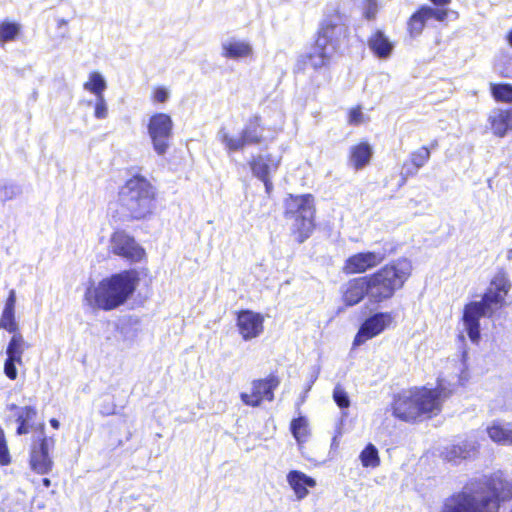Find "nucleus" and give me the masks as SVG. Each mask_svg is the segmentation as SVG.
Returning <instances> with one entry per match:
<instances>
[{"label":"nucleus","mask_w":512,"mask_h":512,"mask_svg":"<svg viewBox=\"0 0 512 512\" xmlns=\"http://www.w3.org/2000/svg\"><path fill=\"white\" fill-rule=\"evenodd\" d=\"M109 250L130 262H139L145 256L144 249L133 237L124 231H116L112 234L109 242Z\"/></svg>","instance_id":"9d476101"},{"label":"nucleus","mask_w":512,"mask_h":512,"mask_svg":"<svg viewBox=\"0 0 512 512\" xmlns=\"http://www.w3.org/2000/svg\"><path fill=\"white\" fill-rule=\"evenodd\" d=\"M21 31V25L16 22L5 20L0 23V45L14 41Z\"/></svg>","instance_id":"2f4dec72"},{"label":"nucleus","mask_w":512,"mask_h":512,"mask_svg":"<svg viewBox=\"0 0 512 512\" xmlns=\"http://www.w3.org/2000/svg\"><path fill=\"white\" fill-rule=\"evenodd\" d=\"M333 53L332 46H323L315 42L310 51L302 57V61L305 66L319 70L328 66Z\"/></svg>","instance_id":"6ab92c4d"},{"label":"nucleus","mask_w":512,"mask_h":512,"mask_svg":"<svg viewBox=\"0 0 512 512\" xmlns=\"http://www.w3.org/2000/svg\"><path fill=\"white\" fill-rule=\"evenodd\" d=\"M346 28L338 13L326 15L321 22L316 42L323 46H332L334 50L341 36L345 34Z\"/></svg>","instance_id":"2eb2a0df"},{"label":"nucleus","mask_w":512,"mask_h":512,"mask_svg":"<svg viewBox=\"0 0 512 512\" xmlns=\"http://www.w3.org/2000/svg\"><path fill=\"white\" fill-rule=\"evenodd\" d=\"M362 112L359 108L352 109L349 112V123L351 124H359L362 120Z\"/></svg>","instance_id":"37998d69"},{"label":"nucleus","mask_w":512,"mask_h":512,"mask_svg":"<svg viewBox=\"0 0 512 512\" xmlns=\"http://www.w3.org/2000/svg\"><path fill=\"white\" fill-rule=\"evenodd\" d=\"M0 328L7 330L9 333H13V335L17 333L18 325L15 321V311L3 309L0 319Z\"/></svg>","instance_id":"f704fd0d"},{"label":"nucleus","mask_w":512,"mask_h":512,"mask_svg":"<svg viewBox=\"0 0 512 512\" xmlns=\"http://www.w3.org/2000/svg\"><path fill=\"white\" fill-rule=\"evenodd\" d=\"M108 116V106L105 100L104 95L96 97L94 104V117L96 119L102 120L106 119Z\"/></svg>","instance_id":"58836bf2"},{"label":"nucleus","mask_w":512,"mask_h":512,"mask_svg":"<svg viewBox=\"0 0 512 512\" xmlns=\"http://www.w3.org/2000/svg\"><path fill=\"white\" fill-rule=\"evenodd\" d=\"M476 450L477 446L475 442L464 440L446 448L444 456L447 461L457 463L463 459L473 456Z\"/></svg>","instance_id":"b1692460"},{"label":"nucleus","mask_w":512,"mask_h":512,"mask_svg":"<svg viewBox=\"0 0 512 512\" xmlns=\"http://www.w3.org/2000/svg\"><path fill=\"white\" fill-rule=\"evenodd\" d=\"M22 189L19 185L13 183H5L0 185V200L5 202L14 199L20 195Z\"/></svg>","instance_id":"c9c22d12"},{"label":"nucleus","mask_w":512,"mask_h":512,"mask_svg":"<svg viewBox=\"0 0 512 512\" xmlns=\"http://www.w3.org/2000/svg\"><path fill=\"white\" fill-rule=\"evenodd\" d=\"M487 433L495 443L501 445L512 444V426L510 424L503 425L495 422L487 428Z\"/></svg>","instance_id":"c85d7f7f"},{"label":"nucleus","mask_w":512,"mask_h":512,"mask_svg":"<svg viewBox=\"0 0 512 512\" xmlns=\"http://www.w3.org/2000/svg\"><path fill=\"white\" fill-rule=\"evenodd\" d=\"M387 255L388 252L384 248L356 253L345 261L343 270L347 274L364 273L381 264Z\"/></svg>","instance_id":"9b49d317"},{"label":"nucleus","mask_w":512,"mask_h":512,"mask_svg":"<svg viewBox=\"0 0 512 512\" xmlns=\"http://www.w3.org/2000/svg\"><path fill=\"white\" fill-rule=\"evenodd\" d=\"M315 379H316V377L312 380V382H311V383H313V382L315 381ZM311 385H312V384H310V385L308 386L307 391L311 389Z\"/></svg>","instance_id":"6e6d98bb"},{"label":"nucleus","mask_w":512,"mask_h":512,"mask_svg":"<svg viewBox=\"0 0 512 512\" xmlns=\"http://www.w3.org/2000/svg\"><path fill=\"white\" fill-rule=\"evenodd\" d=\"M451 393L442 381L435 389L415 388L398 395L393 403V415L403 421H414L421 416L431 417L440 412L441 402Z\"/></svg>","instance_id":"39448f33"},{"label":"nucleus","mask_w":512,"mask_h":512,"mask_svg":"<svg viewBox=\"0 0 512 512\" xmlns=\"http://www.w3.org/2000/svg\"><path fill=\"white\" fill-rule=\"evenodd\" d=\"M314 197L311 194L293 196L285 200V218L292 222L291 230L298 243L309 238L314 229Z\"/></svg>","instance_id":"0eeeda50"},{"label":"nucleus","mask_w":512,"mask_h":512,"mask_svg":"<svg viewBox=\"0 0 512 512\" xmlns=\"http://www.w3.org/2000/svg\"><path fill=\"white\" fill-rule=\"evenodd\" d=\"M20 408H21V407H18L16 404H10V405L8 406V409H9L10 411L15 410V411H16V413L18 412V409H20Z\"/></svg>","instance_id":"603ef678"},{"label":"nucleus","mask_w":512,"mask_h":512,"mask_svg":"<svg viewBox=\"0 0 512 512\" xmlns=\"http://www.w3.org/2000/svg\"><path fill=\"white\" fill-rule=\"evenodd\" d=\"M148 135L157 155L167 153L173 136V121L166 113H156L149 119Z\"/></svg>","instance_id":"1a4fd4ad"},{"label":"nucleus","mask_w":512,"mask_h":512,"mask_svg":"<svg viewBox=\"0 0 512 512\" xmlns=\"http://www.w3.org/2000/svg\"><path fill=\"white\" fill-rule=\"evenodd\" d=\"M221 47L222 56L229 59L245 58L252 53V47L248 42L234 38L223 41Z\"/></svg>","instance_id":"5701e85b"},{"label":"nucleus","mask_w":512,"mask_h":512,"mask_svg":"<svg viewBox=\"0 0 512 512\" xmlns=\"http://www.w3.org/2000/svg\"><path fill=\"white\" fill-rule=\"evenodd\" d=\"M155 196L152 184L145 177L136 175L120 188L118 201L132 218L142 219L152 212Z\"/></svg>","instance_id":"423d86ee"},{"label":"nucleus","mask_w":512,"mask_h":512,"mask_svg":"<svg viewBox=\"0 0 512 512\" xmlns=\"http://www.w3.org/2000/svg\"><path fill=\"white\" fill-rule=\"evenodd\" d=\"M15 304H16V293L14 290H11L9 292V296L6 300L4 309L15 311Z\"/></svg>","instance_id":"c03bdc74"},{"label":"nucleus","mask_w":512,"mask_h":512,"mask_svg":"<svg viewBox=\"0 0 512 512\" xmlns=\"http://www.w3.org/2000/svg\"><path fill=\"white\" fill-rule=\"evenodd\" d=\"M429 11V18H435L438 21H444L447 18L448 12L445 9H434L430 6H428Z\"/></svg>","instance_id":"79ce46f5"},{"label":"nucleus","mask_w":512,"mask_h":512,"mask_svg":"<svg viewBox=\"0 0 512 512\" xmlns=\"http://www.w3.org/2000/svg\"><path fill=\"white\" fill-rule=\"evenodd\" d=\"M507 40H508L509 44L512 46V30L507 35Z\"/></svg>","instance_id":"864d4df0"},{"label":"nucleus","mask_w":512,"mask_h":512,"mask_svg":"<svg viewBox=\"0 0 512 512\" xmlns=\"http://www.w3.org/2000/svg\"><path fill=\"white\" fill-rule=\"evenodd\" d=\"M333 400L340 408H348L350 406L349 396L340 385H336L333 390Z\"/></svg>","instance_id":"e433bc0d"},{"label":"nucleus","mask_w":512,"mask_h":512,"mask_svg":"<svg viewBox=\"0 0 512 512\" xmlns=\"http://www.w3.org/2000/svg\"><path fill=\"white\" fill-rule=\"evenodd\" d=\"M364 467H376L380 463L378 450L373 444H368L359 456Z\"/></svg>","instance_id":"72a5a7b5"},{"label":"nucleus","mask_w":512,"mask_h":512,"mask_svg":"<svg viewBox=\"0 0 512 512\" xmlns=\"http://www.w3.org/2000/svg\"><path fill=\"white\" fill-rule=\"evenodd\" d=\"M507 258L510 260L512 259V249H510L507 253Z\"/></svg>","instance_id":"5fc2aeb1"},{"label":"nucleus","mask_w":512,"mask_h":512,"mask_svg":"<svg viewBox=\"0 0 512 512\" xmlns=\"http://www.w3.org/2000/svg\"><path fill=\"white\" fill-rule=\"evenodd\" d=\"M279 384L280 381L275 375H270L265 379L254 380L252 382L251 394L242 392L240 398L245 405L257 407L264 399L268 401L274 399V390Z\"/></svg>","instance_id":"f8f14e48"},{"label":"nucleus","mask_w":512,"mask_h":512,"mask_svg":"<svg viewBox=\"0 0 512 512\" xmlns=\"http://www.w3.org/2000/svg\"><path fill=\"white\" fill-rule=\"evenodd\" d=\"M169 98V91L165 87H158L154 90L153 100L159 103H164Z\"/></svg>","instance_id":"a19ab883"},{"label":"nucleus","mask_w":512,"mask_h":512,"mask_svg":"<svg viewBox=\"0 0 512 512\" xmlns=\"http://www.w3.org/2000/svg\"><path fill=\"white\" fill-rule=\"evenodd\" d=\"M290 430L299 444L306 442L309 435L307 419L304 416L293 419L290 424Z\"/></svg>","instance_id":"7c9ffc66"},{"label":"nucleus","mask_w":512,"mask_h":512,"mask_svg":"<svg viewBox=\"0 0 512 512\" xmlns=\"http://www.w3.org/2000/svg\"><path fill=\"white\" fill-rule=\"evenodd\" d=\"M83 87L86 91L94 94L95 97L103 96L107 88V82L101 73L94 71L89 74V79Z\"/></svg>","instance_id":"c756f323"},{"label":"nucleus","mask_w":512,"mask_h":512,"mask_svg":"<svg viewBox=\"0 0 512 512\" xmlns=\"http://www.w3.org/2000/svg\"><path fill=\"white\" fill-rule=\"evenodd\" d=\"M52 460L49 455V443L44 434V425H41L40 435L37 442H34L30 453V465L36 473L45 475L52 469Z\"/></svg>","instance_id":"dca6fc26"},{"label":"nucleus","mask_w":512,"mask_h":512,"mask_svg":"<svg viewBox=\"0 0 512 512\" xmlns=\"http://www.w3.org/2000/svg\"><path fill=\"white\" fill-rule=\"evenodd\" d=\"M506 109H495L491 111L488 122L493 134L497 137H504L510 130Z\"/></svg>","instance_id":"393cba45"},{"label":"nucleus","mask_w":512,"mask_h":512,"mask_svg":"<svg viewBox=\"0 0 512 512\" xmlns=\"http://www.w3.org/2000/svg\"><path fill=\"white\" fill-rule=\"evenodd\" d=\"M260 181H262V182H263V184H264L265 192H266L267 194H270V193H271V191H272V189H273V183H272V181H271V177H268V178H266V179H261Z\"/></svg>","instance_id":"49530a36"},{"label":"nucleus","mask_w":512,"mask_h":512,"mask_svg":"<svg viewBox=\"0 0 512 512\" xmlns=\"http://www.w3.org/2000/svg\"><path fill=\"white\" fill-rule=\"evenodd\" d=\"M429 11L428 6H422L409 18L408 31L412 37H418L422 33L426 22L430 19Z\"/></svg>","instance_id":"cd10ccee"},{"label":"nucleus","mask_w":512,"mask_h":512,"mask_svg":"<svg viewBox=\"0 0 512 512\" xmlns=\"http://www.w3.org/2000/svg\"><path fill=\"white\" fill-rule=\"evenodd\" d=\"M11 462V456L8 449L4 430L0 426V464L8 465Z\"/></svg>","instance_id":"4c0bfd02"},{"label":"nucleus","mask_w":512,"mask_h":512,"mask_svg":"<svg viewBox=\"0 0 512 512\" xmlns=\"http://www.w3.org/2000/svg\"><path fill=\"white\" fill-rule=\"evenodd\" d=\"M459 338L463 341V340H464V335H463V334H460V335H459Z\"/></svg>","instance_id":"4d7b16f0"},{"label":"nucleus","mask_w":512,"mask_h":512,"mask_svg":"<svg viewBox=\"0 0 512 512\" xmlns=\"http://www.w3.org/2000/svg\"><path fill=\"white\" fill-rule=\"evenodd\" d=\"M30 348V344L24 340L20 333H15L6 348L7 358L4 363V373L10 380L17 378L18 372L16 365H22V356L25 350Z\"/></svg>","instance_id":"ddd939ff"},{"label":"nucleus","mask_w":512,"mask_h":512,"mask_svg":"<svg viewBox=\"0 0 512 512\" xmlns=\"http://www.w3.org/2000/svg\"><path fill=\"white\" fill-rule=\"evenodd\" d=\"M378 12L377 0H365L363 3V14L368 20L374 19Z\"/></svg>","instance_id":"ea45409f"},{"label":"nucleus","mask_w":512,"mask_h":512,"mask_svg":"<svg viewBox=\"0 0 512 512\" xmlns=\"http://www.w3.org/2000/svg\"><path fill=\"white\" fill-rule=\"evenodd\" d=\"M138 283L139 274L136 270H124L103 278L95 286H89L84 298L93 309L112 311L132 297Z\"/></svg>","instance_id":"7ed1b4c3"},{"label":"nucleus","mask_w":512,"mask_h":512,"mask_svg":"<svg viewBox=\"0 0 512 512\" xmlns=\"http://www.w3.org/2000/svg\"><path fill=\"white\" fill-rule=\"evenodd\" d=\"M391 321V314L387 312H378L368 317L360 326L353 345L360 346L367 340L379 335L388 327Z\"/></svg>","instance_id":"4468645a"},{"label":"nucleus","mask_w":512,"mask_h":512,"mask_svg":"<svg viewBox=\"0 0 512 512\" xmlns=\"http://www.w3.org/2000/svg\"><path fill=\"white\" fill-rule=\"evenodd\" d=\"M372 157V148L368 143H360L350 148V163L356 170L363 169Z\"/></svg>","instance_id":"a878e982"},{"label":"nucleus","mask_w":512,"mask_h":512,"mask_svg":"<svg viewBox=\"0 0 512 512\" xmlns=\"http://www.w3.org/2000/svg\"><path fill=\"white\" fill-rule=\"evenodd\" d=\"M506 113H507V118H508V121H509V124H510V128L512 130V108L511 109H506Z\"/></svg>","instance_id":"8fccbe9b"},{"label":"nucleus","mask_w":512,"mask_h":512,"mask_svg":"<svg viewBox=\"0 0 512 512\" xmlns=\"http://www.w3.org/2000/svg\"><path fill=\"white\" fill-rule=\"evenodd\" d=\"M286 480L299 501L305 499L309 495V488H314L317 484L314 478L299 470L289 471Z\"/></svg>","instance_id":"aec40b11"},{"label":"nucleus","mask_w":512,"mask_h":512,"mask_svg":"<svg viewBox=\"0 0 512 512\" xmlns=\"http://www.w3.org/2000/svg\"><path fill=\"white\" fill-rule=\"evenodd\" d=\"M15 416L16 422L18 423L16 434L25 435L32 430L33 421L37 416V411L32 406H24L18 409V412L15 414Z\"/></svg>","instance_id":"bb28decb"},{"label":"nucleus","mask_w":512,"mask_h":512,"mask_svg":"<svg viewBox=\"0 0 512 512\" xmlns=\"http://www.w3.org/2000/svg\"><path fill=\"white\" fill-rule=\"evenodd\" d=\"M50 425L54 428V429H58L59 426H60V423L57 419L55 418H52L50 419Z\"/></svg>","instance_id":"09e8293b"},{"label":"nucleus","mask_w":512,"mask_h":512,"mask_svg":"<svg viewBox=\"0 0 512 512\" xmlns=\"http://www.w3.org/2000/svg\"><path fill=\"white\" fill-rule=\"evenodd\" d=\"M436 6H446L450 4L451 0H430Z\"/></svg>","instance_id":"de8ad7c7"},{"label":"nucleus","mask_w":512,"mask_h":512,"mask_svg":"<svg viewBox=\"0 0 512 512\" xmlns=\"http://www.w3.org/2000/svg\"><path fill=\"white\" fill-rule=\"evenodd\" d=\"M263 322V316L251 310H242L237 316V327L245 341L257 338L262 334Z\"/></svg>","instance_id":"f3484780"},{"label":"nucleus","mask_w":512,"mask_h":512,"mask_svg":"<svg viewBox=\"0 0 512 512\" xmlns=\"http://www.w3.org/2000/svg\"><path fill=\"white\" fill-rule=\"evenodd\" d=\"M42 484H43L45 487H47V488H48V487H50V485H51V481H50V479H49V478H43V479H42Z\"/></svg>","instance_id":"3c124183"},{"label":"nucleus","mask_w":512,"mask_h":512,"mask_svg":"<svg viewBox=\"0 0 512 512\" xmlns=\"http://www.w3.org/2000/svg\"><path fill=\"white\" fill-rule=\"evenodd\" d=\"M429 159L430 150L426 146H422L418 150L412 152L409 160L403 163L401 175L404 179L416 175L418 170L422 168Z\"/></svg>","instance_id":"412c9836"},{"label":"nucleus","mask_w":512,"mask_h":512,"mask_svg":"<svg viewBox=\"0 0 512 512\" xmlns=\"http://www.w3.org/2000/svg\"><path fill=\"white\" fill-rule=\"evenodd\" d=\"M280 162V156H274L272 154H259L251 158L249 166L253 176L261 180L271 177L274 173H276Z\"/></svg>","instance_id":"a211bd4d"},{"label":"nucleus","mask_w":512,"mask_h":512,"mask_svg":"<svg viewBox=\"0 0 512 512\" xmlns=\"http://www.w3.org/2000/svg\"><path fill=\"white\" fill-rule=\"evenodd\" d=\"M511 288L505 272L497 273L480 301H471L464 306L462 323L472 343L480 340V319L492 315L504 306L505 297Z\"/></svg>","instance_id":"20e7f679"},{"label":"nucleus","mask_w":512,"mask_h":512,"mask_svg":"<svg viewBox=\"0 0 512 512\" xmlns=\"http://www.w3.org/2000/svg\"><path fill=\"white\" fill-rule=\"evenodd\" d=\"M115 410V406L112 403H109L107 405H102L100 412L104 415H110L113 414Z\"/></svg>","instance_id":"a18cd8bd"},{"label":"nucleus","mask_w":512,"mask_h":512,"mask_svg":"<svg viewBox=\"0 0 512 512\" xmlns=\"http://www.w3.org/2000/svg\"><path fill=\"white\" fill-rule=\"evenodd\" d=\"M491 94L496 101L499 102H512V84L500 83L491 84Z\"/></svg>","instance_id":"473e14b6"},{"label":"nucleus","mask_w":512,"mask_h":512,"mask_svg":"<svg viewBox=\"0 0 512 512\" xmlns=\"http://www.w3.org/2000/svg\"><path fill=\"white\" fill-rule=\"evenodd\" d=\"M368 47L380 59H387L392 54L394 44L381 30H376L368 39Z\"/></svg>","instance_id":"4be33fe9"},{"label":"nucleus","mask_w":512,"mask_h":512,"mask_svg":"<svg viewBox=\"0 0 512 512\" xmlns=\"http://www.w3.org/2000/svg\"><path fill=\"white\" fill-rule=\"evenodd\" d=\"M412 272V264L406 258L397 259L375 273L349 280L342 286L343 301L348 306L358 304L365 296L373 304L393 297L401 289Z\"/></svg>","instance_id":"f03ea898"},{"label":"nucleus","mask_w":512,"mask_h":512,"mask_svg":"<svg viewBox=\"0 0 512 512\" xmlns=\"http://www.w3.org/2000/svg\"><path fill=\"white\" fill-rule=\"evenodd\" d=\"M512 498V484L501 472L474 477L446 497L439 512H498L500 502Z\"/></svg>","instance_id":"f257e3e1"},{"label":"nucleus","mask_w":512,"mask_h":512,"mask_svg":"<svg viewBox=\"0 0 512 512\" xmlns=\"http://www.w3.org/2000/svg\"><path fill=\"white\" fill-rule=\"evenodd\" d=\"M264 128L261 118L257 115L250 117L238 134H231L227 128L221 127L217 132V140L223 145L228 154L240 152L249 145H259L264 140Z\"/></svg>","instance_id":"6e6552de"}]
</instances>
